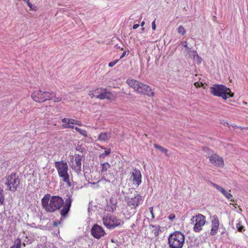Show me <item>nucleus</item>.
Instances as JSON below:
<instances>
[{
    "label": "nucleus",
    "mask_w": 248,
    "mask_h": 248,
    "mask_svg": "<svg viewBox=\"0 0 248 248\" xmlns=\"http://www.w3.org/2000/svg\"><path fill=\"white\" fill-rule=\"evenodd\" d=\"M212 185L215 188L220 191L227 199L230 200L231 201H232L233 196L230 192L231 190L227 191L224 188L214 183H212Z\"/></svg>",
    "instance_id": "obj_17"
},
{
    "label": "nucleus",
    "mask_w": 248,
    "mask_h": 248,
    "mask_svg": "<svg viewBox=\"0 0 248 248\" xmlns=\"http://www.w3.org/2000/svg\"><path fill=\"white\" fill-rule=\"evenodd\" d=\"M124 201L127 208L130 210L128 215L131 216L136 213V209L142 203L143 199L138 191H134L133 192H131L130 195L125 197Z\"/></svg>",
    "instance_id": "obj_2"
},
{
    "label": "nucleus",
    "mask_w": 248,
    "mask_h": 248,
    "mask_svg": "<svg viewBox=\"0 0 248 248\" xmlns=\"http://www.w3.org/2000/svg\"><path fill=\"white\" fill-rule=\"evenodd\" d=\"M209 162L215 166L223 168L224 162L223 158L217 154L213 153L208 156Z\"/></svg>",
    "instance_id": "obj_12"
},
{
    "label": "nucleus",
    "mask_w": 248,
    "mask_h": 248,
    "mask_svg": "<svg viewBox=\"0 0 248 248\" xmlns=\"http://www.w3.org/2000/svg\"><path fill=\"white\" fill-rule=\"evenodd\" d=\"M239 128H240L241 130H243L244 129H248V127H239Z\"/></svg>",
    "instance_id": "obj_43"
},
{
    "label": "nucleus",
    "mask_w": 248,
    "mask_h": 248,
    "mask_svg": "<svg viewBox=\"0 0 248 248\" xmlns=\"http://www.w3.org/2000/svg\"><path fill=\"white\" fill-rule=\"evenodd\" d=\"M149 209H150V213H151V214L152 215V217L153 218H155V216H154V214L153 213V207H150Z\"/></svg>",
    "instance_id": "obj_37"
},
{
    "label": "nucleus",
    "mask_w": 248,
    "mask_h": 248,
    "mask_svg": "<svg viewBox=\"0 0 248 248\" xmlns=\"http://www.w3.org/2000/svg\"><path fill=\"white\" fill-rule=\"evenodd\" d=\"M70 124L78 125L79 126L82 125V123L80 122L73 119H70Z\"/></svg>",
    "instance_id": "obj_30"
},
{
    "label": "nucleus",
    "mask_w": 248,
    "mask_h": 248,
    "mask_svg": "<svg viewBox=\"0 0 248 248\" xmlns=\"http://www.w3.org/2000/svg\"><path fill=\"white\" fill-rule=\"evenodd\" d=\"M110 153V149H107V150L105 151L104 153L100 155V156L104 157L105 155H108Z\"/></svg>",
    "instance_id": "obj_32"
},
{
    "label": "nucleus",
    "mask_w": 248,
    "mask_h": 248,
    "mask_svg": "<svg viewBox=\"0 0 248 248\" xmlns=\"http://www.w3.org/2000/svg\"><path fill=\"white\" fill-rule=\"evenodd\" d=\"M139 27V25L138 24H134L133 26V29L135 30L137 29Z\"/></svg>",
    "instance_id": "obj_39"
},
{
    "label": "nucleus",
    "mask_w": 248,
    "mask_h": 248,
    "mask_svg": "<svg viewBox=\"0 0 248 248\" xmlns=\"http://www.w3.org/2000/svg\"><path fill=\"white\" fill-rule=\"evenodd\" d=\"M219 220L217 215L213 216L211 220V229L210 230V234L211 235H216L219 229Z\"/></svg>",
    "instance_id": "obj_14"
},
{
    "label": "nucleus",
    "mask_w": 248,
    "mask_h": 248,
    "mask_svg": "<svg viewBox=\"0 0 248 248\" xmlns=\"http://www.w3.org/2000/svg\"><path fill=\"white\" fill-rule=\"evenodd\" d=\"M133 184L139 186L141 183V174L140 170L135 169L132 173Z\"/></svg>",
    "instance_id": "obj_16"
},
{
    "label": "nucleus",
    "mask_w": 248,
    "mask_h": 248,
    "mask_svg": "<svg viewBox=\"0 0 248 248\" xmlns=\"http://www.w3.org/2000/svg\"><path fill=\"white\" fill-rule=\"evenodd\" d=\"M24 1H26L28 5V6L31 8L32 9V4L30 2V0H23Z\"/></svg>",
    "instance_id": "obj_36"
},
{
    "label": "nucleus",
    "mask_w": 248,
    "mask_h": 248,
    "mask_svg": "<svg viewBox=\"0 0 248 248\" xmlns=\"http://www.w3.org/2000/svg\"><path fill=\"white\" fill-rule=\"evenodd\" d=\"M185 240V235L180 231H175L170 234L168 243L170 248H182Z\"/></svg>",
    "instance_id": "obj_6"
},
{
    "label": "nucleus",
    "mask_w": 248,
    "mask_h": 248,
    "mask_svg": "<svg viewBox=\"0 0 248 248\" xmlns=\"http://www.w3.org/2000/svg\"><path fill=\"white\" fill-rule=\"evenodd\" d=\"M233 128H236V127H238V126H237L236 125H233L232 126Z\"/></svg>",
    "instance_id": "obj_44"
},
{
    "label": "nucleus",
    "mask_w": 248,
    "mask_h": 248,
    "mask_svg": "<svg viewBox=\"0 0 248 248\" xmlns=\"http://www.w3.org/2000/svg\"><path fill=\"white\" fill-rule=\"evenodd\" d=\"M197 55L198 58L199 59H200V60L201 61V60H202V59H201V58L199 57V56H198V55Z\"/></svg>",
    "instance_id": "obj_45"
},
{
    "label": "nucleus",
    "mask_w": 248,
    "mask_h": 248,
    "mask_svg": "<svg viewBox=\"0 0 248 248\" xmlns=\"http://www.w3.org/2000/svg\"><path fill=\"white\" fill-rule=\"evenodd\" d=\"M54 164L59 177L62 178L63 182H65L68 186H70L71 184L68 173V166L67 162L64 160H61L56 161Z\"/></svg>",
    "instance_id": "obj_5"
},
{
    "label": "nucleus",
    "mask_w": 248,
    "mask_h": 248,
    "mask_svg": "<svg viewBox=\"0 0 248 248\" xmlns=\"http://www.w3.org/2000/svg\"><path fill=\"white\" fill-rule=\"evenodd\" d=\"M119 60L118 59V60H115L113 61H112V62H110L108 63V66L109 67H113V66H114L118 62H119Z\"/></svg>",
    "instance_id": "obj_31"
},
{
    "label": "nucleus",
    "mask_w": 248,
    "mask_h": 248,
    "mask_svg": "<svg viewBox=\"0 0 248 248\" xmlns=\"http://www.w3.org/2000/svg\"><path fill=\"white\" fill-rule=\"evenodd\" d=\"M152 28L153 30H155L156 29V26L155 24V20L152 23Z\"/></svg>",
    "instance_id": "obj_38"
},
{
    "label": "nucleus",
    "mask_w": 248,
    "mask_h": 248,
    "mask_svg": "<svg viewBox=\"0 0 248 248\" xmlns=\"http://www.w3.org/2000/svg\"><path fill=\"white\" fill-rule=\"evenodd\" d=\"M63 124L62 127L63 128H74V126L70 125V118H64L62 120Z\"/></svg>",
    "instance_id": "obj_21"
},
{
    "label": "nucleus",
    "mask_w": 248,
    "mask_h": 248,
    "mask_svg": "<svg viewBox=\"0 0 248 248\" xmlns=\"http://www.w3.org/2000/svg\"><path fill=\"white\" fill-rule=\"evenodd\" d=\"M144 28H142V31H144Z\"/></svg>",
    "instance_id": "obj_46"
},
{
    "label": "nucleus",
    "mask_w": 248,
    "mask_h": 248,
    "mask_svg": "<svg viewBox=\"0 0 248 248\" xmlns=\"http://www.w3.org/2000/svg\"><path fill=\"white\" fill-rule=\"evenodd\" d=\"M154 146L155 149L159 150L162 153H164L167 156H169L168 155V150L167 149L157 144H154Z\"/></svg>",
    "instance_id": "obj_23"
},
{
    "label": "nucleus",
    "mask_w": 248,
    "mask_h": 248,
    "mask_svg": "<svg viewBox=\"0 0 248 248\" xmlns=\"http://www.w3.org/2000/svg\"><path fill=\"white\" fill-rule=\"evenodd\" d=\"M62 97H60H60H55L54 98L53 101L54 102H55V103L56 102H61L62 101Z\"/></svg>",
    "instance_id": "obj_33"
},
{
    "label": "nucleus",
    "mask_w": 248,
    "mask_h": 248,
    "mask_svg": "<svg viewBox=\"0 0 248 248\" xmlns=\"http://www.w3.org/2000/svg\"><path fill=\"white\" fill-rule=\"evenodd\" d=\"M104 224L109 229H112L121 225L122 220L113 216H107L103 218Z\"/></svg>",
    "instance_id": "obj_10"
},
{
    "label": "nucleus",
    "mask_w": 248,
    "mask_h": 248,
    "mask_svg": "<svg viewBox=\"0 0 248 248\" xmlns=\"http://www.w3.org/2000/svg\"><path fill=\"white\" fill-rule=\"evenodd\" d=\"M54 96V93L46 91H42L41 90L36 91L33 92L31 97L33 101L42 103L48 100H51Z\"/></svg>",
    "instance_id": "obj_7"
},
{
    "label": "nucleus",
    "mask_w": 248,
    "mask_h": 248,
    "mask_svg": "<svg viewBox=\"0 0 248 248\" xmlns=\"http://www.w3.org/2000/svg\"><path fill=\"white\" fill-rule=\"evenodd\" d=\"M194 85L196 87H200L203 85V84L201 82L200 83L199 82H196L194 83Z\"/></svg>",
    "instance_id": "obj_35"
},
{
    "label": "nucleus",
    "mask_w": 248,
    "mask_h": 248,
    "mask_svg": "<svg viewBox=\"0 0 248 248\" xmlns=\"http://www.w3.org/2000/svg\"><path fill=\"white\" fill-rule=\"evenodd\" d=\"M145 24V22L144 21H142L141 22V23H140V26L141 27H143L144 26V25Z\"/></svg>",
    "instance_id": "obj_42"
},
{
    "label": "nucleus",
    "mask_w": 248,
    "mask_h": 248,
    "mask_svg": "<svg viewBox=\"0 0 248 248\" xmlns=\"http://www.w3.org/2000/svg\"><path fill=\"white\" fill-rule=\"evenodd\" d=\"M126 83L139 93L148 96H154L155 95L153 90L149 86L142 82L134 79H128Z\"/></svg>",
    "instance_id": "obj_3"
},
{
    "label": "nucleus",
    "mask_w": 248,
    "mask_h": 248,
    "mask_svg": "<svg viewBox=\"0 0 248 248\" xmlns=\"http://www.w3.org/2000/svg\"><path fill=\"white\" fill-rule=\"evenodd\" d=\"M91 233L94 238L99 239L105 235V232L101 226L95 224L92 228Z\"/></svg>",
    "instance_id": "obj_13"
},
{
    "label": "nucleus",
    "mask_w": 248,
    "mask_h": 248,
    "mask_svg": "<svg viewBox=\"0 0 248 248\" xmlns=\"http://www.w3.org/2000/svg\"><path fill=\"white\" fill-rule=\"evenodd\" d=\"M175 215H174V214H171V215L170 216L169 218H170V219H173L174 218H175Z\"/></svg>",
    "instance_id": "obj_41"
},
{
    "label": "nucleus",
    "mask_w": 248,
    "mask_h": 248,
    "mask_svg": "<svg viewBox=\"0 0 248 248\" xmlns=\"http://www.w3.org/2000/svg\"><path fill=\"white\" fill-rule=\"evenodd\" d=\"M111 137V134L108 132H102L99 134L98 140L101 141H106Z\"/></svg>",
    "instance_id": "obj_20"
},
{
    "label": "nucleus",
    "mask_w": 248,
    "mask_h": 248,
    "mask_svg": "<svg viewBox=\"0 0 248 248\" xmlns=\"http://www.w3.org/2000/svg\"><path fill=\"white\" fill-rule=\"evenodd\" d=\"M114 96L111 93L108 91L106 89L102 88L101 94H100L99 99L103 100L107 99L109 100H113L114 99Z\"/></svg>",
    "instance_id": "obj_18"
},
{
    "label": "nucleus",
    "mask_w": 248,
    "mask_h": 248,
    "mask_svg": "<svg viewBox=\"0 0 248 248\" xmlns=\"http://www.w3.org/2000/svg\"><path fill=\"white\" fill-rule=\"evenodd\" d=\"M192 223L194 224L193 231L196 232H200L206 222V217L201 214L193 216L191 219Z\"/></svg>",
    "instance_id": "obj_8"
},
{
    "label": "nucleus",
    "mask_w": 248,
    "mask_h": 248,
    "mask_svg": "<svg viewBox=\"0 0 248 248\" xmlns=\"http://www.w3.org/2000/svg\"><path fill=\"white\" fill-rule=\"evenodd\" d=\"M20 184V180L18 176L16 173H12L7 177V181L5 184L9 190L15 191Z\"/></svg>",
    "instance_id": "obj_9"
},
{
    "label": "nucleus",
    "mask_w": 248,
    "mask_h": 248,
    "mask_svg": "<svg viewBox=\"0 0 248 248\" xmlns=\"http://www.w3.org/2000/svg\"><path fill=\"white\" fill-rule=\"evenodd\" d=\"M101 173L106 172L107 170L110 168V165L108 162H104L101 163Z\"/></svg>",
    "instance_id": "obj_22"
},
{
    "label": "nucleus",
    "mask_w": 248,
    "mask_h": 248,
    "mask_svg": "<svg viewBox=\"0 0 248 248\" xmlns=\"http://www.w3.org/2000/svg\"><path fill=\"white\" fill-rule=\"evenodd\" d=\"M71 202L70 201L68 202L66 201L65 203L62 206V208L60 211V214L61 216L65 217L69 212L71 207Z\"/></svg>",
    "instance_id": "obj_19"
},
{
    "label": "nucleus",
    "mask_w": 248,
    "mask_h": 248,
    "mask_svg": "<svg viewBox=\"0 0 248 248\" xmlns=\"http://www.w3.org/2000/svg\"><path fill=\"white\" fill-rule=\"evenodd\" d=\"M146 236L150 239H153L157 236L161 232L159 225H150L145 231Z\"/></svg>",
    "instance_id": "obj_11"
},
{
    "label": "nucleus",
    "mask_w": 248,
    "mask_h": 248,
    "mask_svg": "<svg viewBox=\"0 0 248 248\" xmlns=\"http://www.w3.org/2000/svg\"><path fill=\"white\" fill-rule=\"evenodd\" d=\"M21 241L19 238L16 239L14 241V244L11 246L10 248H21Z\"/></svg>",
    "instance_id": "obj_24"
},
{
    "label": "nucleus",
    "mask_w": 248,
    "mask_h": 248,
    "mask_svg": "<svg viewBox=\"0 0 248 248\" xmlns=\"http://www.w3.org/2000/svg\"><path fill=\"white\" fill-rule=\"evenodd\" d=\"M4 201V196L3 194V190L0 187V205H2Z\"/></svg>",
    "instance_id": "obj_26"
},
{
    "label": "nucleus",
    "mask_w": 248,
    "mask_h": 248,
    "mask_svg": "<svg viewBox=\"0 0 248 248\" xmlns=\"http://www.w3.org/2000/svg\"><path fill=\"white\" fill-rule=\"evenodd\" d=\"M42 206L46 212L52 213L60 209L63 205V199L59 196L46 194L41 200Z\"/></svg>",
    "instance_id": "obj_1"
},
{
    "label": "nucleus",
    "mask_w": 248,
    "mask_h": 248,
    "mask_svg": "<svg viewBox=\"0 0 248 248\" xmlns=\"http://www.w3.org/2000/svg\"><path fill=\"white\" fill-rule=\"evenodd\" d=\"M83 156L76 155L75 156V162H72V168L77 171H80L81 170V162Z\"/></svg>",
    "instance_id": "obj_15"
},
{
    "label": "nucleus",
    "mask_w": 248,
    "mask_h": 248,
    "mask_svg": "<svg viewBox=\"0 0 248 248\" xmlns=\"http://www.w3.org/2000/svg\"><path fill=\"white\" fill-rule=\"evenodd\" d=\"M178 32L183 35L186 34V31L183 26H180L178 28Z\"/></svg>",
    "instance_id": "obj_29"
},
{
    "label": "nucleus",
    "mask_w": 248,
    "mask_h": 248,
    "mask_svg": "<svg viewBox=\"0 0 248 248\" xmlns=\"http://www.w3.org/2000/svg\"><path fill=\"white\" fill-rule=\"evenodd\" d=\"M211 93L215 96L221 97L223 99L226 100L229 97H232L234 93L226 86L221 84H215L210 88Z\"/></svg>",
    "instance_id": "obj_4"
},
{
    "label": "nucleus",
    "mask_w": 248,
    "mask_h": 248,
    "mask_svg": "<svg viewBox=\"0 0 248 248\" xmlns=\"http://www.w3.org/2000/svg\"><path fill=\"white\" fill-rule=\"evenodd\" d=\"M77 132H78L81 135L84 137H87V132L85 130L81 129L78 127H75L74 128Z\"/></svg>",
    "instance_id": "obj_25"
},
{
    "label": "nucleus",
    "mask_w": 248,
    "mask_h": 248,
    "mask_svg": "<svg viewBox=\"0 0 248 248\" xmlns=\"http://www.w3.org/2000/svg\"><path fill=\"white\" fill-rule=\"evenodd\" d=\"M236 228L238 231L241 232H243L245 230L244 226L240 222L236 224Z\"/></svg>",
    "instance_id": "obj_28"
},
{
    "label": "nucleus",
    "mask_w": 248,
    "mask_h": 248,
    "mask_svg": "<svg viewBox=\"0 0 248 248\" xmlns=\"http://www.w3.org/2000/svg\"><path fill=\"white\" fill-rule=\"evenodd\" d=\"M244 104L245 105H246V104H247V102H244Z\"/></svg>",
    "instance_id": "obj_47"
},
{
    "label": "nucleus",
    "mask_w": 248,
    "mask_h": 248,
    "mask_svg": "<svg viewBox=\"0 0 248 248\" xmlns=\"http://www.w3.org/2000/svg\"><path fill=\"white\" fill-rule=\"evenodd\" d=\"M102 91V88H98L93 90L94 93L95 97L98 99H99L100 94H101V92Z\"/></svg>",
    "instance_id": "obj_27"
},
{
    "label": "nucleus",
    "mask_w": 248,
    "mask_h": 248,
    "mask_svg": "<svg viewBox=\"0 0 248 248\" xmlns=\"http://www.w3.org/2000/svg\"><path fill=\"white\" fill-rule=\"evenodd\" d=\"M126 55V52L125 51H124L123 54H122V55L121 56L120 58V59H122L123 57H124Z\"/></svg>",
    "instance_id": "obj_40"
},
{
    "label": "nucleus",
    "mask_w": 248,
    "mask_h": 248,
    "mask_svg": "<svg viewBox=\"0 0 248 248\" xmlns=\"http://www.w3.org/2000/svg\"><path fill=\"white\" fill-rule=\"evenodd\" d=\"M89 95H90V96L91 98H93V97H95V95L94 93L93 92V90L90 91L89 93Z\"/></svg>",
    "instance_id": "obj_34"
}]
</instances>
